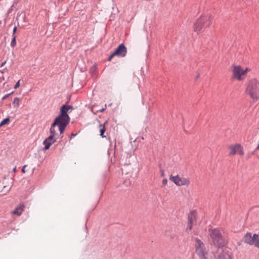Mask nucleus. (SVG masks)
Segmentation results:
<instances>
[{
	"mask_svg": "<svg viewBox=\"0 0 259 259\" xmlns=\"http://www.w3.org/2000/svg\"><path fill=\"white\" fill-rule=\"evenodd\" d=\"M224 230L222 228L210 229L208 235L211 238L213 245L218 248L223 247L226 244V241L224 237Z\"/></svg>",
	"mask_w": 259,
	"mask_h": 259,
	"instance_id": "obj_1",
	"label": "nucleus"
},
{
	"mask_svg": "<svg viewBox=\"0 0 259 259\" xmlns=\"http://www.w3.org/2000/svg\"><path fill=\"white\" fill-rule=\"evenodd\" d=\"M245 92L253 101L259 99V79L252 78L246 84Z\"/></svg>",
	"mask_w": 259,
	"mask_h": 259,
	"instance_id": "obj_2",
	"label": "nucleus"
},
{
	"mask_svg": "<svg viewBox=\"0 0 259 259\" xmlns=\"http://www.w3.org/2000/svg\"><path fill=\"white\" fill-rule=\"evenodd\" d=\"M212 19L209 15L203 16L198 19L194 25V30L197 34L209 27L212 23Z\"/></svg>",
	"mask_w": 259,
	"mask_h": 259,
	"instance_id": "obj_3",
	"label": "nucleus"
},
{
	"mask_svg": "<svg viewBox=\"0 0 259 259\" xmlns=\"http://www.w3.org/2000/svg\"><path fill=\"white\" fill-rule=\"evenodd\" d=\"M232 78L239 81H243L250 69L247 67H242L240 65H234L232 66Z\"/></svg>",
	"mask_w": 259,
	"mask_h": 259,
	"instance_id": "obj_4",
	"label": "nucleus"
},
{
	"mask_svg": "<svg viewBox=\"0 0 259 259\" xmlns=\"http://www.w3.org/2000/svg\"><path fill=\"white\" fill-rule=\"evenodd\" d=\"M69 109V106L65 105H63L60 108L61 113L55 118L61 121L62 125H63V126L65 124H68L70 121V117L67 113Z\"/></svg>",
	"mask_w": 259,
	"mask_h": 259,
	"instance_id": "obj_5",
	"label": "nucleus"
},
{
	"mask_svg": "<svg viewBox=\"0 0 259 259\" xmlns=\"http://www.w3.org/2000/svg\"><path fill=\"white\" fill-rule=\"evenodd\" d=\"M195 246L196 253L200 259H207L206 255L207 254V251L205 248L204 244L200 239H195Z\"/></svg>",
	"mask_w": 259,
	"mask_h": 259,
	"instance_id": "obj_6",
	"label": "nucleus"
},
{
	"mask_svg": "<svg viewBox=\"0 0 259 259\" xmlns=\"http://www.w3.org/2000/svg\"><path fill=\"white\" fill-rule=\"evenodd\" d=\"M68 124H65L64 126H62V123L60 121L58 120V119H55L53 123H52L50 130V136H52L56 138L57 135L58 128L56 127V126H58V130L60 131L61 134H62L66 127V126Z\"/></svg>",
	"mask_w": 259,
	"mask_h": 259,
	"instance_id": "obj_7",
	"label": "nucleus"
},
{
	"mask_svg": "<svg viewBox=\"0 0 259 259\" xmlns=\"http://www.w3.org/2000/svg\"><path fill=\"white\" fill-rule=\"evenodd\" d=\"M228 149L229 156H234L235 154H237L240 156H243L244 154L243 148L240 144L229 145L228 147Z\"/></svg>",
	"mask_w": 259,
	"mask_h": 259,
	"instance_id": "obj_8",
	"label": "nucleus"
},
{
	"mask_svg": "<svg viewBox=\"0 0 259 259\" xmlns=\"http://www.w3.org/2000/svg\"><path fill=\"white\" fill-rule=\"evenodd\" d=\"M169 180L178 186H187L190 184V181L188 178H181L179 175L176 176L171 175L169 177Z\"/></svg>",
	"mask_w": 259,
	"mask_h": 259,
	"instance_id": "obj_9",
	"label": "nucleus"
},
{
	"mask_svg": "<svg viewBox=\"0 0 259 259\" xmlns=\"http://www.w3.org/2000/svg\"><path fill=\"white\" fill-rule=\"evenodd\" d=\"M244 241L247 244L259 247V238L256 234H254L252 236L250 233H247L244 237Z\"/></svg>",
	"mask_w": 259,
	"mask_h": 259,
	"instance_id": "obj_10",
	"label": "nucleus"
},
{
	"mask_svg": "<svg viewBox=\"0 0 259 259\" xmlns=\"http://www.w3.org/2000/svg\"><path fill=\"white\" fill-rule=\"evenodd\" d=\"M127 53V49L123 44H120L114 52V55L120 57L125 56Z\"/></svg>",
	"mask_w": 259,
	"mask_h": 259,
	"instance_id": "obj_11",
	"label": "nucleus"
},
{
	"mask_svg": "<svg viewBox=\"0 0 259 259\" xmlns=\"http://www.w3.org/2000/svg\"><path fill=\"white\" fill-rule=\"evenodd\" d=\"M57 138L53 137L52 136H49L44 142L43 144L45 145L44 150H46L49 149L50 146L54 143L56 141Z\"/></svg>",
	"mask_w": 259,
	"mask_h": 259,
	"instance_id": "obj_12",
	"label": "nucleus"
},
{
	"mask_svg": "<svg viewBox=\"0 0 259 259\" xmlns=\"http://www.w3.org/2000/svg\"><path fill=\"white\" fill-rule=\"evenodd\" d=\"M24 204L23 203H21L18 206H17L13 211H12V213L13 214H16L18 216H20L24 211Z\"/></svg>",
	"mask_w": 259,
	"mask_h": 259,
	"instance_id": "obj_13",
	"label": "nucleus"
},
{
	"mask_svg": "<svg viewBox=\"0 0 259 259\" xmlns=\"http://www.w3.org/2000/svg\"><path fill=\"white\" fill-rule=\"evenodd\" d=\"M217 259H231V255L227 250H223Z\"/></svg>",
	"mask_w": 259,
	"mask_h": 259,
	"instance_id": "obj_14",
	"label": "nucleus"
},
{
	"mask_svg": "<svg viewBox=\"0 0 259 259\" xmlns=\"http://www.w3.org/2000/svg\"><path fill=\"white\" fill-rule=\"evenodd\" d=\"M20 100L19 98L16 97L14 98L13 104L15 108H17L19 107Z\"/></svg>",
	"mask_w": 259,
	"mask_h": 259,
	"instance_id": "obj_15",
	"label": "nucleus"
},
{
	"mask_svg": "<svg viewBox=\"0 0 259 259\" xmlns=\"http://www.w3.org/2000/svg\"><path fill=\"white\" fill-rule=\"evenodd\" d=\"M99 128H100V136L101 137H102L103 138L105 137L106 136L104 135V134L106 131V128L105 127V124H104V125L100 124L99 125Z\"/></svg>",
	"mask_w": 259,
	"mask_h": 259,
	"instance_id": "obj_16",
	"label": "nucleus"
},
{
	"mask_svg": "<svg viewBox=\"0 0 259 259\" xmlns=\"http://www.w3.org/2000/svg\"><path fill=\"white\" fill-rule=\"evenodd\" d=\"M195 216L194 213H191L188 217V222L194 223L195 221Z\"/></svg>",
	"mask_w": 259,
	"mask_h": 259,
	"instance_id": "obj_17",
	"label": "nucleus"
},
{
	"mask_svg": "<svg viewBox=\"0 0 259 259\" xmlns=\"http://www.w3.org/2000/svg\"><path fill=\"white\" fill-rule=\"evenodd\" d=\"M11 188V187L8 188L7 186H5L3 188V190L5 191V193L1 194V193L2 192V191H0V196H3V195H6L7 193H8L10 191Z\"/></svg>",
	"mask_w": 259,
	"mask_h": 259,
	"instance_id": "obj_18",
	"label": "nucleus"
},
{
	"mask_svg": "<svg viewBox=\"0 0 259 259\" xmlns=\"http://www.w3.org/2000/svg\"><path fill=\"white\" fill-rule=\"evenodd\" d=\"M16 36L15 35H13V39L11 42V46L12 47H15L16 45Z\"/></svg>",
	"mask_w": 259,
	"mask_h": 259,
	"instance_id": "obj_19",
	"label": "nucleus"
},
{
	"mask_svg": "<svg viewBox=\"0 0 259 259\" xmlns=\"http://www.w3.org/2000/svg\"><path fill=\"white\" fill-rule=\"evenodd\" d=\"M10 121V119L9 118H5L0 123V127L3 126L5 124H6L9 123Z\"/></svg>",
	"mask_w": 259,
	"mask_h": 259,
	"instance_id": "obj_20",
	"label": "nucleus"
},
{
	"mask_svg": "<svg viewBox=\"0 0 259 259\" xmlns=\"http://www.w3.org/2000/svg\"><path fill=\"white\" fill-rule=\"evenodd\" d=\"M193 224L194 223H191L188 222V226H187V229H189L190 230H191L192 228Z\"/></svg>",
	"mask_w": 259,
	"mask_h": 259,
	"instance_id": "obj_21",
	"label": "nucleus"
},
{
	"mask_svg": "<svg viewBox=\"0 0 259 259\" xmlns=\"http://www.w3.org/2000/svg\"><path fill=\"white\" fill-rule=\"evenodd\" d=\"M13 93H14V92H12V93H10V94H8L6 95L5 96H4V97H3V99H3V100H5V99H7V98H8V97H9V96H10V95L13 94Z\"/></svg>",
	"mask_w": 259,
	"mask_h": 259,
	"instance_id": "obj_22",
	"label": "nucleus"
},
{
	"mask_svg": "<svg viewBox=\"0 0 259 259\" xmlns=\"http://www.w3.org/2000/svg\"><path fill=\"white\" fill-rule=\"evenodd\" d=\"M20 80H19L17 83L16 84H15V87H14V88L15 89L18 88L19 87H20Z\"/></svg>",
	"mask_w": 259,
	"mask_h": 259,
	"instance_id": "obj_23",
	"label": "nucleus"
},
{
	"mask_svg": "<svg viewBox=\"0 0 259 259\" xmlns=\"http://www.w3.org/2000/svg\"><path fill=\"white\" fill-rule=\"evenodd\" d=\"M162 184L165 186L167 184V180L166 179H164L162 181Z\"/></svg>",
	"mask_w": 259,
	"mask_h": 259,
	"instance_id": "obj_24",
	"label": "nucleus"
},
{
	"mask_svg": "<svg viewBox=\"0 0 259 259\" xmlns=\"http://www.w3.org/2000/svg\"><path fill=\"white\" fill-rule=\"evenodd\" d=\"M26 167H27V165H24L22 169V172L23 173H25L26 172V170H25V168Z\"/></svg>",
	"mask_w": 259,
	"mask_h": 259,
	"instance_id": "obj_25",
	"label": "nucleus"
},
{
	"mask_svg": "<svg viewBox=\"0 0 259 259\" xmlns=\"http://www.w3.org/2000/svg\"><path fill=\"white\" fill-rule=\"evenodd\" d=\"M115 55H114V53H113L111 56L108 58V61H111L112 58L115 56Z\"/></svg>",
	"mask_w": 259,
	"mask_h": 259,
	"instance_id": "obj_26",
	"label": "nucleus"
},
{
	"mask_svg": "<svg viewBox=\"0 0 259 259\" xmlns=\"http://www.w3.org/2000/svg\"><path fill=\"white\" fill-rule=\"evenodd\" d=\"M16 31H17V27H15L13 30V35H15V33H16Z\"/></svg>",
	"mask_w": 259,
	"mask_h": 259,
	"instance_id": "obj_27",
	"label": "nucleus"
},
{
	"mask_svg": "<svg viewBox=\"0 0 259 259\" xmlns=\"http://www.w3.org/2000/svg\"><path fill=\"white\" fill-rule=\"evenodd\" d=\"M6 62H7V61H4V62H3V63H2V64H1V67H3V66H4L6 64Z\"/></svg>",
	"mask_w": 259,
	"mask_h": 259,
	"instance_id": "obj_28",
	"label": "nucleus"
},
{
	"mask_svg": "<svg viewBox=\"0 0 259 259\" xmlns=\"http://www.w3.org/2000/svg\"><path fill=\"white\" fill-rule=\"evenodd\" d=\"M16 171H17V168H16V167H15L13 168V171L14 172H16Z\"/></svg>",
	"mask_w": 259,
	"mask_h": 259,
	"instance_id": "obj_29",
	"label": "nucleus"
},
{
	"mask_svg": "<svg viewBox=\"0 0 259 259\" xmlns=\"http://www.w3.org/2000/svg\"><path fill=\"white\" fill-rule=\"evenodd\" d=\"M256 150H259V144H258L257 146L256 147Z\"/></svg>",
	"mask_w": 259,
	"mask_h": 259,
	"instance_id": "obj_30",
	"label": "nucleus"
},
{
	"mask_svg": "<svg viewBox=\"0 0 259 259\" xmlns=\"http://www.w3.org/2000/svg\"><path fill=\"white\" fill-rule=\"evenodd\" d=\"M161 176H162V177H163V176H164V172H163V171H162V172Z\"/></svg>",
	"mask_w": 259,
	"mask_h": 259,
	"instance_id": "obj_31",
	"label": "nucleus"
}]
</instances>
